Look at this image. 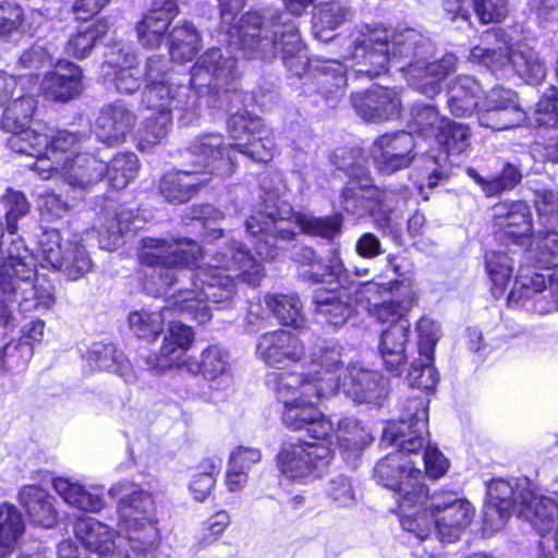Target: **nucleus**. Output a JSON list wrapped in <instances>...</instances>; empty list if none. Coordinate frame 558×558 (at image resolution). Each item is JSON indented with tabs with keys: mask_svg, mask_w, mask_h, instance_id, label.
Segmentation results:
<instances>
[{
	"mask_svg": "<svg viewBox=\"0 0 558 558\" xmlns=\"http://www.w3.org/2000/svg\"><path fill=\"white\" fill-rule=\"evenodd\" d=\"M519 514L530 522L542 536L539 558L558 556V495L545 496L530 488H522L519 497Z\"/></svg>",
	"mask_w": 558,
	"mask_h": 558,
	"instance_id": "14",
	"label": "nucleus"
},
{
	"mask_svg": "<svg viewBox=\"0 0 558 558\" xmlns=\"http://www.w3.org/2000/svg\"><path fill=\"white\" fill-rule=\"evenodd\" d=\"M157 524L155 497L142 490V555L159 548L161 536Z\"/></svg>",
	"mask_w": 558,
	"mask_h": 558,
	"instance_id": "52",
	"label": "nucleus"
},
{
	"mask_svg": "<svg viewBox=\"0 0 558 558\" xmlns=\"http://www.w3.org/2000/svg\"><path fill=\"white\" fill-rule=\"evenodd\" d=\"M28 76H13L0 71L1 129L16 135L27 126L36 109L35 98L26 90Z\"/></svg>",
	"mask_w": 558,
	"mask_h": 558,
	"instance_id": "17",
	"label": "nucleus"
},
{
	"mask_svg": "<svg viewBox=\"0 0 558 558\" xmlns=\"http://www.w3.org/2000/svg\"><path fill=\"white\" fill-rule=\"evenodd\" d=\"M84 136L68 130H59L47 123H35L34 128L25 126L16 135L8 138V146L13 151H28V147L34 149L32 154H38L47 149L52 156L72 157L83 147Z\"/></svg>",
	"mask_w": 558,
	"mask_h": 558,
	"instance_id": "16",
	"label": "nucleus"
},
{
	"mask_svg": "<svg viewBox=\"0 0 558 558\" xmlns=\"http://www.w3.org/2000/svg\"><path fill=\"white\" fill-rule=\"evenodd\" d=\"M340 389L356 403L379 405L388 393L387 379L359 363L348 365Z\"/></svg>",
	"mask_w": 558,
	"mask_h": 558,
	"instance_id": "25",
	"label": "nucleus"
},
{
	"mask_svg": "<svg viewBox=\"0 0 558 558\" xmlns=\"http://www.w3.org/2000/svg\"><path fill=\"white\" fill-rule=\"evenodd\" d=\"M428 403L425 396L410 398L402 405L399 421L387 423L383 429V442L397 447V450L389 452L376 464L374 477L383 486L393 490L399 521L402 517L403 494L413 493L418 486H426L421 482L422 470L416 466L412 456H418L426 441Z\"/></svg>",
	"mask_w": 558,
	"mask_h": 558,
	"instance_id": "4",
	"label": "nucleus"
},
{
	"mask_svg": "<svg viewBox=\"0 0 558 558\" xmlns=\"http://www.w3.org/2000/svg\"><path fill=\"white\" fill-rule=\"evenodd\" d=\"M332 439L286 441L277 454L280 473L292 481L305 483L322 476L333 456Z\"/></svg>",
	"mask_w": 558,
	"mask_h": 558,
	"instance_id": "11",
	"label": "nucleus"
},
{
	"mask_svg": "<svg viewBox=\"0 0 558 558\" xmlns=\"http://www.w3.org/2000/svg\"><path fill=\"white\" fill-rule=\"evenodd\" d=\"M381 288L391 294L396 293V298L381 303H371L367 296L362 307L378 323H389L391 325L409 320L408 315L418 301L417 293L411 282L407 280H391L383 284Z\"/></svg>",
	"mask_w": 558,
	"mask_h": 558,
	"instance_id": "26",
	"label": "nucleus"
},
{
	"mask_svg": "<svg viewBox=\"0 0 558 558\" xmlns=\"http://www.w3.org/2000/svg\"><path fill=\"white\" fill-rule=\"evenodd\" d=\"M221 27L230 44L239 47L248 58L270 61L279 57L284 66L301 76L310 64L299 27L286 13L279 11L248 12L236 23L245 0H218Z\"/></svg>",
	"mask_w": 558,
	"mask_h": 558,
	"instance_id": "2",
	"label": "nucleus"
},
{
	"mask_svg": "<svg viewBox=\"0 0 558 558\" xmlns=\"http://www.w3.org/2000/svg\"><path fill=\"white\" fill-rule=\"evenodd\" d=\"M306 371L300 373L306 381H313L317 390L314 393L335 395L340 390V380L345 374L342 360V347L337 342H324L314 350L304 363Z\"/></svg>",
	"mask_w": 558,
	"mask_h": 558,
	"instance_id": "20",
	"label": "nucleus"
},
{
	"mask_svg": "<svg viewBox=\"0 0 558 558\" xmlns=\"http://www.w3.org/2000/svg\"><path fill=\"white\" fill-rule=\"evenodd\" d=\"M264 123L257 117H252L247 111L236 112L232 114L227 122V131L232 144H228L232 151H235V145L240 142H246L247 138L255 136L259 132Z\"/></svg>",
	"mask_w": 558,
	"mask_h": 558,
	"instance_id": "60",
	"label": "nucleus"
},
{
	"mask_svg": "<svg viewBox=\"0 0 558 558\" xmlns=\"http://www.w3.org/2000/svg\"><path fill=\"white\" fill-rule=\"evenodd\" d=\"M417 352L421 357L434 359L435 348L441 337L440 325L428 316L421 317L416 325Z\"/></svg>",
	"mask_w": 558,
	"mask_h": 558,
	"instance_id": "62",
	"label": "nucleus"
},
{
	"mask_svg": "<svg viewBox=\"0 0 558 558\" xmlns=\"http://www.w3.org/2000/svg\"><path fill=\"white\" fill-rule=\"evenodd\" d=\"M170 36V56L173 61L185 62L192 60L201 46L199 34L196 28L187 22L174 27Z\"/></svg>",
	"mask_w": 558,
	"mask_h": 558,
	"instance_id": "47",
	"label": "nucleus"
},
{
	"mask_svg": "<svg viewBox=\"0 0 558 558\" xmlns=\"http://www.w3.org/2000/svg\"><path fill=\"white\" fill-rule=\"evenodd\" d=\"M38 243L41 266L60 270L71 280L82 278L93 268L92 258L80 234L49 229L43 232Z\"/></svg>",
	"mask_w": 558,
	"mask_h": 558,
	"instance_id": "10",
	"label": "nucleus"
},
{
	"mask_svg": "<svg viewBox=\"0 0 558 558\" xmlns=\"http://www.w3.org/2000/svg\"><path fill=\"white\" fill-rule=\"evenodd\" d=\"M466 174L487 197L497 196L505 191L512 190L522 179L520 169L512 163L505 165L499 174L490 178H484L473 168H468Z\"/></svg>",
	"mask_w": 558,
	"mask_h": 558,
	"instance_id": "45",
	"label": "nucleus"
},
{
	"mask_svg": "<svg viewBox=\"0 0 558 558\" xmlns=\"http://www.w3.org/2000/svg\"><path fill=\"white\" fill-rule=\"evenodd\" d=\"M307 332L278 329L263 333L256 344V354L267 365L282 367L305 359L304 340Z\"/></svg>",
	"mask_w": 558,
	"mask_h": 558,
	"instance_id": "21",
	"label": "nucleus"
},
{
	"mask_svg": "<svg viewBox=\"0 0 558 558\" xmlns=\"http://www.w3.org/2000/svg\"><path fill=\"white\" fill-rule=\"evenodd\" d=\"M481 126L504 131L521 126L527 120L517 92L496 86L484 97L477 117Z\"/></svg>",
	"mask_w": 558,
	"mask_h": 558,
	"instance_id": "19",
	"label": "nucleus"
},
{
	"mask_svg": "<svg viewBox=\"0 0 558 558\" xmlns=\"http://www.w3.org/2000/svg\"><path fill=\"white\" fill-rule=\"evenodd\" d=\"M109 28L110 24L107 20H99L93 25L80 28L69 38L65 52L77 59L86 58L92 52L95 44L107 34Z\"/></svg>",
	"mask_w": 558,
	"mask_h": 558,
	"instance_id": "49",
	"label": "nucleus"
},
{
	"mask_svg": "<svg viewBox=\"0 0 558 558\" xmlns=\"http://www.w3.org/2000/svg\"><path fill=\"white\" fill-rule=\"evenodd\" d=\"M376 186L368 184L367 179L350 181L341 192V206L343 210L355 217L373 214L372 196Z\"/></svg>",
	"mask_w": 558,
	"mask_h": 558,
	"instance_id": "43",
	"label": "nucleus"
},
{
	"mask_svg": "<svg viewBox=\"0 0 558 558\" xmlns=\"http://www.w3.org/2000/svg\"><path fill=\"white\" fill-rule=\"evenodd\" d=\"M415 146L410 132L380 135L373 143L371 150L375 168L383 174H392L408 168L416 156Z\"/></svg>",
	"mask_w": 558,
	"mask_h": 558,
	"instance_id": "22",
	"label": "nucleus"
},
{
	"mask_svg": "<svg viewBox=\"0 0 558 558\" xmlns=\"http://www.w3.org/2000/svg\"><path fill=\"white\" fill-rule=\"evenodd\" d=\"M401 505L402 529L421 541L435 534L441 542H456L475 515V508L465 498L451 492L429 495L427 486L403 494Z\"/></svg>",
	"mask_w": 558,
	"mask_h": 558,
	"instance_id": "5",
	"label": "nucleus"
},
{
	"mask_svg": "<svg viewBox=\"0 0 558 558\" xmlns=\"http://www.w3.org/2000/svg\"><path fill=\"white\" fill-rule=\"evenodd\" d=\"M45 322L41 319L32 320L23 327V335L17 342H10L3 348V359L12 354V351L19 353V359L24 366L33 355V343L40 342L44 337Z\"/></svg>",
	"mask_w": 558,
	"mask_h": 558,
	"instance_id": "58",
	"label": "nucleus"
},
{
	"mask_svg": "<svg viewBox=\"0 0 558 558\" xmlns=\"http://www.w3.org/2000/svg\"><path fill=\"white\" fill-rule=\"evenodd\" d=\"M448 119L440 116L434 105L416 104L411 109L408 126L412 132H416L424 137H433L442 130Z\"/></svg>",
	"mask_w": 558,
	"mask_h": 558,
	"instance_id": "51",
	"label": "nucleus"
},
{
	"mask_svg": "<svg viewBox=\"0 0 558 558\" xmlns=\"http://www.w3.org/2000/svg\"><path fill=\"white\" fill-rule=\"evenodd\" d=\"M189 93L186 86L173 88L163 82L153 83L145 92L148 101L145 114V141L153 145L166 136L170 123L171 111L186 110L189 108L185 99Z\"/></svg>",
	"mask_w": 558,
	"mask_h": 558,
	"instance_id": "13",
	"label": "nucleus"
},
{
	"mask_svg": "<svg viewBox=\"0 0 558 558\" xmlns=\"http://www.w3.org/2000/svg\"><path fill=\"white\" fill-rule=\"evenodd\" d=\"M74 534L82 545L98 558H131L129 551L117 549L116 532L94 518H77Z\"/></svg>",
	"mask_w": 558,
	"mask_h": 558,
	"instance_id": "30",
	"label": "nucleus"
},
{
	"mask_svg": "<svg viewBox=\"0 0 558 558\" xmlns=\"http://www.w3.org/2000/svg\"><path fill=\"white\" fill-rule=\"evenodd\" d=\"M439 376L434 366V359L428 360L425 357L415 359L408 375L409 384L421 390H434L437 386Z\"/></svg>",
	"mask_w": 558,
	"mask_h": 558,
	"instance_id": "63",
	"label": "nucleus"
},
{
	"mask_svg": "<svg viewBox=\"0 0 558 558\" xmlns=\"http://www.w3.org/2000/svg\"><path fill=\"white\" fill-rule=\"evenodd\" d=\"M82 89V71L71 61L60 60L47 72L40 83V92L48 100L65 102Z\"/></svg>",
	"mask_w": 558,
	"mask_h": 558,
	"instance_id": "31",
	"label": "nucleus"
},
{
	"mask_svg": "<svg viewBox=\"0 0 558 558\" xmlns=\"http://www.w3.org/2000/svg\"><path fill=\"white\" fill-rule=\"evenodd\" d=\"M470 129L463 123L446 121L442 130L435 136L437 144L448 154L459 155L470 147Z\"/></svg>",
	"mask_w": 558,
	"mask_h": 558,
	"instance_id": "59",
	"label": "nucleus"
},
{
	"mask_svg": "<svg viewBox=\"0 0 558 558\" xmlns=\"http://www.w3.org/2000/svg\"><path fill=\"white\" fill-rule=\"evenodd\" d=\"M190 154L195 158L201 172L205 175L216 173L221 177H229L234 171V158L232 149L225 144L220 133H205L197 136L189 147Z\"/></svg>",
	"mask_w": 558,
	"mask_h": 558,
	"instance_id": "27",
	"label": "nucleus"
},
{
	"mask_svg": "<svg viewBox=\"0 0 558 558\" xmlns=\"http://www.w3.org/2000/svg\"><path fill=\"white\" fill-rule=\"evenodd\" d=\"M138 500V492L133 490L130 495L124 494L119 502L120 533L125 534L135 556H137V536L140 532Z\"/></svg>",
	"mask_w": 558,
	"mask_h": 558,
	"instance_id": "53",
	"label": "nucleus"
},
{
	"mask_svg": "<svg viewBox=\"0 0 558 558\" xmlns=\"http://www.w3.org/2000/svg\"><path fill=\"white\" fill-rule=\"evenodd\" d=\"M508 300L522 303L538 314L558 311V266L542 271L534 268H521L514 279Z\"/></svg>",
	"mask_w": 558,
	"mask_h": 558,
	"instance_id": "12",
	"label": "nucleus"
},
{
	"mask_svg": "<svg viewBox=\"0 0 558 558\" xmlns=\"http://www.w3.org/2000/svg\"><path fill=\"white\" fill-rule=\"evenodd\" d=\"M336 437L342 449L353 452L361 451L373 440L368 428L361 425L354 417H344L339 421Z\"/></svg>",
	"mask_w": 558,
	"mask_h": 558,
	"instance_id": "54",
	"label": "nucleus"
},
{
	"mask_svg": "<svg viewBox=\"0 0 558 558\" xmlns=\"http://www.w3.org/2000/svg\"><path fill=\"white\" fill-rule=\"evenodd\" d=\"M201 255L199 245L190 239L168 243L142 238V265L161 267L159 277L167 288L181 284L173 311L204 324L211 317L209 302L225 307L235 295V283L222 269L236 270L243 282L257 286L264 277V268L239 242L226 244L206 265L190 269Z\"/></svg>",
	"mask_w": 558,
	"mask_h": 558,
	"instance_id": "1",
	"label": "nucleus"
},
{
	"mask_svg": "<svg viewBox=\"0 0 558 558\" xmlns=\"http://www.w3.org/2000/svg\"><path fill=\"white\" fill-rule=\"evenodd\" d=\"M379 288V284L369 282L333 290L317 289L313 296L315 313L325 323L340 327L353 315L357 306H362L364 300Z\"/></svg>",
	"mask_w": 558,
	"mask_h": 558,
	"instance_id": "18",
	"label": "nucleus"
},
{
	"mask_svg": "<svg viewBox=\"0 0 558 558\" xmlns=\"http://www.w3.org/2000/svg\"><path fill=\"white\" fill-rule=\"evenodd\" d=\"M126 156H118L110 163L98 159L95 155L80 151L74 156H66L61 166V177L73 189L88 191L108 173L113 185L118 189L126 186L129 174L122 173L118 178L113 173L123 168Z\"/></svg>",
	"mask_w": 558,
	"mask_h": 558,
	"instance_id": "15",
	"label": "nucleus"
},
{
	"mask_svg": "<svg viewBox=\"0 0 558 558\" xmlns=\"http://www.w3.org/2000/svg\"><path fill=\"white\" fill-rule=\"evenodd\" d=\"M24 532L21 512L9 502L0 504V558H10Z\"/></svg>",
	"mask_w": 558,
	"mask_h": 558,
	"instance_id": "44",
	"label": "nucleus"
},
{
	"mask_svg": "<svg viewBox=\"0 0 558 558\" xmlns=\"http://www.w3.org/2000/svg\"><path fill=\"white\" fill-rule=\"evenodd\" d=\"M430 51L428 40L413 28L396 31L390 28H367V32H353L343 43L340 58L354 61L351 71L339 61H327L323 68V83H329L338 89L347 85L349 77L365 75L374 78L388 69V63L408 61L427 57Z\"/></svg>",
	"mask_w": 558,
	"mask_h": 558,
	"instance_id": "3",
	"label": "nucleus"
},
{
	"mask_svg": "<svg viewBox=\"0 0 558 558\" xmlns=\"http://www.w3.org/2000/svg\"><path fill=\"white\" fill-rule=\"evenodd\" d=\"M558 90L555 86L548 88L537 101L532 121L539 129H558Z\"/></svg>",
	"mask_w": 558,
	"mask_h": 558,
	"instance_id": "61",
	"label": "nucleus"
},
{
	"mask_svg": "<svg viewBox=\"0 0 558 558\" xmlns=\"http://www.w3.org/2000/svg\"><path fill=\"white\" fill-rule=\"evenodd\" d=\"M291 223L308 235L320 236L331 241L341 233L342 217L332 215L315 217L310 214L293 213L291 206L281 201L278 189L276 192H266L263 199V210L246 220V230L253 236L262 235L256 245L258 255L264 259L276 256V242L292 240L295 231Z\"/></svg>",
	"mask_w": 558,
	"mask_h": 558,
	"instance_id": "6",
	"label": "nucleus"
},
{
	"mask_svg": "<svg viewBox=\"0 0 558 558\" xmlns=\"http://www.w3.org/2000/svg\"><path fill=\"white\" fill-rule=\"evenodd\" d=\"M177 13L175 0H151L148 12L142 19V43L145 40L149 47L158 46Z\"/></svg>",
	"mask_w": 558,
	"mask_h": 558,
	"instance_id": "39",
	"label": "nucleus"
},
{
	"mask_svg": "<svg viewBox=\"0 0 558 558\" xmlns=\"http://www.w3.org/2000/svg\"><path fill=\"white\" fill-rule=\"evenodd\" d=\"M458 58L453 53H446L439 59L427 61V57L417 59L407 66L404 71L409 84L427 97H434L441 90V82L457 70Z\"/></svg>",
	"mask_w": 558,
	"mask_h": 558,
	"instance_id": "24",
	"label": "nucleus"
},
{
	"mask_svg": "<svg viewBox=\"0 0 558 558\" xmlns=\"http://www.w3.org/2000/svg\"><path fill=\"white\" fill-rule=\"evenodd\" d=\"M207 182L208 178L199 171L180 170L163 175L160 183V192L168 202L184 203Z\"/></svg>",
	"mask_w": 558,
	"mask_h": 558,
	"instance_id": "40",
	"label": "nucleus"
},
{
	"mask_svg": "<svg viewBox=\"0 0 558 558\" xmlns=\"http://www.w3.org/2000/svg\"><path fill=\"white\" fill-rule=\"evenodd\" d=\"M201 368L204 377L215 383L228 385L231 381V363L229 352L219 345H209L202 352Z\"/></svg>",
	"mask_w": 558,
	"mask_h": 558,
	"instance_id": "50",
	"label": "nucleus"
},
{
	"mask_svg": "<svg viewBox=\"0 0 558 558\" xmlns=\"http://www.w3.org/2000/svg\"><path fill=\"white\" fill-rule=\"evenodd\" d=\"M534 203L543 229L533 238L531 248L538 252L541 263H549L548 257L558 254V193L539 191Z\"/></svg>",
	"mask_w": 558,
	"mask_h": 558,
	"instance_id": "23",
	"label": "nucleus"
},
{
	"mask_svg": "<svg viewBox=\"0 0 558 558\" xmlns=\"http://www.w3.org/2000/svg\"><path fill=\"white\" fill-rule=\"evenodd\" d=\"M495 233L501 240L523 243L532 232V215L526 203L502 202L493 207Z\"/></svg>",
	"mask_w": 558,
	"mask_h": 558,
	"instance_id": "29",
	"label": "nucleus"
},
{
	"mask_svg": "<svg viewBox=\"0 0 558 558\" xmlns=\"http://www.w3.org/2000/svg\"><path fill=\"white\" fill-rule=\"evenodd\" d=\"M425 438L426 441L418 451V456H412V458L423 461L426 474L430 478L437 480L448 471L449 461L437 447L429 445L428 433Z\"/></svg>",
	"mask_w": 558,
	"mask_h": 558,
	"instance_id": "64",
	"label": "nucleus"
},
{
	"mask_svg": "<svg viewBox=\"0 0 558 558\" xmlns=\"http://www.w3.org/2000/svg\"><path fill=\"white\" fill-rule=\"evenodd\" d=\"M102 74L112 78L122 94H134L140 88V69L136 53L124 50L112 52L101 66Z\"/></svg>",
	"mask_w": 558,
	"mask_h": 558,
	"instance_id": "34",
	"label": "nucleus"
},
{
	"mask_svg": "<svg viewBox=\"0 0 558 558\" xmlns=\"http://www.w3.org/2000/svg\"><path fill=\"white\" fill-rule=\"evenodd\" d=\"M355 112L364 120L383 122L398 118L401 111V98L396 89L375 86L351 96Z\"/></svg>",
	"mask_w": 558,
	"mask_h": 558,
	"instance_id": "28",
	"label": "nucleus"
},
{
	"mask_svg": "<svg viewBox=\"0 0 558 558\" xmlns=\"http://www.w3.org/2000/svg\"><path fill=\"white\" fill-rule=\"evenodd\" d=\"M87 360L97 369L120 373L121 376H125L129 368V361L110 343H94L87 353Z\"/></svg>",
	"mask_w": 558,
	"mask_h": 558,
	"instance_id": "55",
	"label": "nucleus"
},
{
	"mask_svg": "<svg viewBox=\"0 0 558 558\" xmlns=\"http://www.w3.org/2000/svg\"><path fill=\"white\" fill-rule=\"evenodd\" d=\"M521 490L515 493L508 481L496 480L490 483L488 500L483 509L485 530L495 532L506 525L513 506L519 505Z\"/></svg>",
	"mask_w": 558,
	"mask_h": 558,
	"instance_id": "32",
	"label": "nucleus"
},
{
	"mask_svg": "<svg viewBox=\"0 0 558 558\" xmlns=\"http://www.w3.org/2000/svg\"><path fill=\"white\" fill-rule=\"evenodd\" d=\"M411 335L410 320L389 325L380 335L378 350L384 366L393 376H400L404 369L408 356L407 345Z\"/></svg>",
	"mask_w": 558,
	"mask_h": 558,
	"instance_id": "33",
	"label": "nucleus"
},
{
	"mask_svg": "<svg viewBox=\"0 0 558 558\" xmlns=\"http://www.w3.org/2000/svg\"><path fill=\"white\" fill-rule=\"evenodd\" d=\"M448 108L458 118L471 116L477 110L483 101V88L472 76L459 75L448 87Z\"/></svg>",
	"mask_w": 558,
	"mask_h": 558,
	"instance_id": "37",
	"label": "nucleus"
},
{
	"mask_svg": "<svg viewBox=\"0 0 558 558\" xmlns=\"http://www.w3.org/2000/svg\"><path fill=\"white\" fill-rule=\"evenodd\" d=\"M135 123V117L121 105H110L101 109L94 132L99 141L116 145L124 141Z\"/></svg>",
	"mask_w": 558,
	"mask_h": 558,
	"instance_id": "35",
	"label": "nucleus"
},
{
	"mask_svg": "<svg viewBox=\"0 0 558 558\" xmlns=\"http://www.w3.org/2000/svg\"><path fill=\"white\" fill-rule=\"evenodd\" d=\"M469 59L494 74L511 65L515 74L529 85H539L547 75V65L538 52L525 44L510 49L501 28L486 31L480 45L471 49Z\"/></svg>",
	"mask_w": 558,
	"mask_h": 558,
	"instance_id": "7",
	"label": "nucleus"
},
{
	"mask_svg": "<svg viewBox=\"0 0 558 558\" xmlns=\"http://www.w3.org/2000/svg\"><path fill=\"white\" fill-rule=\"evenodd\" d=\"M349 15V10L340 2L331 1L322 3L315 9L313 15V33L315 37L323 41L331 38L328 32L340 26Z\"/></svg>",
	"mask_w": 558,
	"mask_h": 558,
	"instance_id": "48",
	"label": "nucleus"
},
{
	"mask_svg": "<svg viewBox=\"0 0 558 558\" xmlns=\"http://www.w3.org/2000/svg\"><path fill=\"white\" fill-rule=\"evenodd\" d=\"M275 150L276 145L272 134L265 125L258 133H255V136L247 138L246 142H240L235 145V151L257 162L270 161L274 157Z\"/></svg>",
	"mask_w": 558,
	"mask_h": 558,
	"instance_id": "56",
	"label": "nucleus"
},
{
	"mask_svg": "<svg viewBox=\"0 0 558 558\" xmlns=\"http://www.w3.org/2000/svg\"><path fill=\"white\" fill-rule=\"evenodd\" d=\"M19 498L34 524L47 529L56 524L57 511L52 497L46 490L36 485H27L21 489Z\"/></svg>",
	"mask_w": 558,
	"mask_h": 558,
	"instance_id": "41",
	"label": "nucleus"
},
{
	"mask_svg": "<svg viewBox=\"0 0 558 558\" xmlns=\"http://www.w3.org/2000/svg\"><path fill=\"white\" fill-rule=\"evenodd\" d=\"M266 307L282 325L300 329L304 323L302 304L295 294H267L264 296Z\"/></svg>",
	"mask_w": 558,
	"mask_h": 558,
	"instance_id": "46",
	"label": "nucleus"
},
{
	"mask_svg": "<svg viewBox=\"0 0 558 558\" xmlns=\"http://www.w3.org/2000/svg\"><path fill=\"white\" fill-rule=\"evenodd\" d=\"M199 468L202 471L194 474L190 482V492L195 500L203 502L215 487L221 470V460L216 457L207 458Z\"/></svg>",
	"mask_w": 558,
	"mask_h": 558,
	"instance_id": "57",
	"label": "nucleus"
},
{
	"mask_svg": "<svg viewBox=\"0 0 558 558\" xmlns=\"http://www.w3.org/2000/svg\"><path fill=\"white\" fill-rule=\"evenodd\" d=\"M315 390L313 381L300 375H281L276 391L283 404L282 423L292 430L305 429L314 439H332V423L316 408L318 400L329 395Z\"/></svg>",
	"mask_w": 558,
	"mask_h": 558,
	"instance_id": "8",
	"label": "nucleus"
},
{
	"mask_svg": "<svg viewBox=\"0 0 558 558\" xmlns=\"http://www.w3.org/2000/svg\"><path fill=\"white\" fill-rule=\"evenodd\" d=\"M234 58L211 48L192 68L190 83L202 97H207L209 106L228 109L240 96L234 84Z\"/></svg>",
	"mask_w": 558,
	"mask_h": 558,
	"instance_id": "9",
	"label": "nucleus"
},
{
	"mask_svg": "<svg viewBox=\"0 0 558 558\" xmlns=\"http://www.w3.org/2000/svg\"><path fill=\"white\" fill-rule=\"evenodd\" d=\"M485 271L490 282V291L495 299L501 298L511 280L514 262L508 253L489 251L485 254Z\"/></svg>",
	"mask_w": 558,
	"mask_h": 558,
	"instance_id": "42",
	"label": "nucleus"
},
{
	"mask_svg": "<svg viewBox=\"0 0 558 558\" xmlns=\"http://www.w3.org/2000/svg\"><path fill=\"white\" fill-rule=\"evenodd\" d=\"M57 494L71 507L85 512H99L105 507L104 488L100 486H84L70 478L53 480Z\"/></svg>",
	"mask_w": 558,
	"mask_h": 558,
	"instance_id": "38",
	"label": "nucleus"
},
{
	"mask_svg": "<svg viewBox=\"0 0 558 558\" xmlns=\"http://www.w3.org/2000/svg\"><path fill=\"white\" fill-rule=\"evenodd\" d=\"M193 341L194 332L191 327L180 322L171 323L154 366L160 371L180 367Z\"/></svg>",
	"mask_w": 558,
	"mask_h": 558,
	"instance_id": "36",
	"label": "nucleus"
}]
</instances>
